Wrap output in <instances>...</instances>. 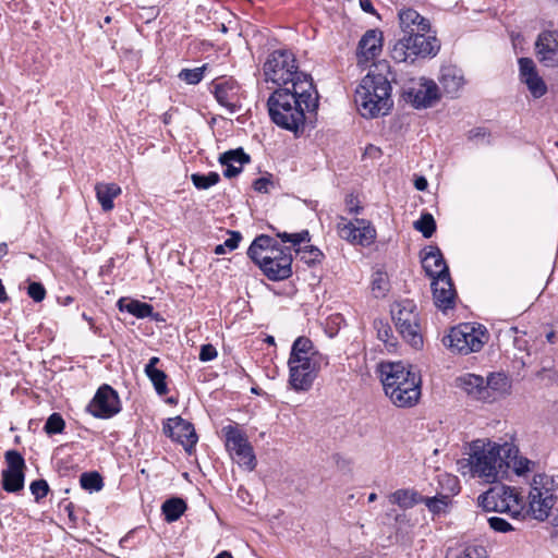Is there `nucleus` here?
I'll use <instances>...</instances> for the list:
<instances>
[{"mask_svg":"<svg viewBox=\"0 0 558 558\" xmlns=\"http://www.w3.org/2000/svg\"><path fill=\"white\" fill-rule=\"evenodd\" d=\"M271 121L278 126L298 132L304 125L305 111H314L318 106V95L312 80L294 83L292 87H280L267 101Z\"/></svg>","mask_w":558,"mask_h":558,"instance_id":"f257e3e1","label":"nucleus"},{"mask_svg":"<svg viewBox=\"0 0 558 558\" xmlns=\"http://www.w3.org/2000/svg\"><path fill=\"white\" fill-rule=\"evenodd\" d=\"M385 395L398 408H412L421 398V377L411 365L381 362L378 366Z\"/></svg>","mask_w":558,"mask_h":558,"instance_id":"f03ea898","label":"nucleus"},{"mask_svg":"<svg viewBox=\"0 0 558 558\" xmlns=\"http://www.w3.org/2000/svg\"><path fill=\"white\" fill-rule=\"evenodd\" d=\"M463 475L480 478L486 484L497 483L505 474L504 445L476 439L470 446L468 459L458 462Z\"/></svg>","mask_w":558,"mask_h":558,"instance_id":"7ed1b4c3","label":"nucleus"},{"mask_svg":"<svg viewBox=\"0 0 558 558\" xmlns=\"http://www.w3.org/2000/svg\"><path fill=\"white\" fill-rule=\"evenodd\" d=\"M328 364V356L317 351L310 338L299 337L292 344L288 360L289 384L295 391H307L320 368Z\"/></svg>","mask_w":558,"mask_h":558,"instance_id":"20e7f679","label":"nucleus"},{"mask_svg":"<svg viewBox=\"0 0 558 558\" xmlns=\"http://www.w3.org/2000/svg\"><path fill=\"white\" fill-rule=\"evenodd\" d=\"M354 100L364 118L373 119L387 114L393 104L389 80L381 73L369 71L359 84Z\"/></svg>","mask_w":558,"mask_h":558,"instance_id":"39448f33","label":"nucleus"},{"mask_svg":"<svg viewBox=\"0 0 558 558\" xmlns=\"http://www.w3.org/2000/svg\"><path fill=\"white\" fill-rule=\"evenodd\" d=\"M440 50V41L430 33L422 35L402 34L391 49L396 62H414L416 59L433 58Z\"/></svg>","mask_w":558,"mask_h":558,"instance_id":"423d86ee","label":"nucleus"},{"mask_svg":"<svg viewBox=\"0 0 558 558\" xmlns=\"http://www.w3.org/2000/svg\"><path fill=\"white\" fill-rule=\"evenodd\" d=\"M264 75L266 81H270L278 86L292 87L294 83L311 80L303 72L298 71L294 54L289 50H275L271 52L264 63Z\"/></svg>","mask_w":558,"mask_h":558,"instance_id":"0eeeda50","label":"nucleus"},{"mask_svg":"<svg viewBox=\"0 0 558 558\" xmlns=\"http://www.w3.org/2000/svg\"><path fill=\"white\" fill-rule=\"evenodd\" d=\"M557 484L554 476L538 473L533 476L529 493L527 512L536 520H546L556 502Z\"/></svg>","mask_w":558,"mask_h":558,"instance_id":"6e6552de","label":"nucleus"},{"mask_svg":"<svg viewBox=\"0 0 558 558\" xmlns=\"http://www.w3.org/2000/svg\"><path fill=\"white\" fill-rule=\"evenodd\" d=\"M392 319L401 337L414 349L423 347L420 314L412 300L396 302L391 308Z\"/></svg>","mask_w":558,"mask_h":558,"instance_id":"1a4fd4ad","label":"nucleus"},{"mask_svg":"<svg viewBox=\"0 0 558 558\" xmlns=\"http://www.w3.org/2000/svg\"><path fill=\"white\" fill-rule=\"evenodd\" d=\"M477 505L485 511L509 513L518 518L523 510V499L510 486L499 485L490 487L477 498Z\"/></svg>","mask_w":558,"mask_h":558,"instance_id":"9d476101","label":"nucleus"},{"mask_svg":"<svg viewBox=\"0 0 558 558\" xmlns=\"http://www.w3.org/2000/svg\"><path fill=\"white\" fill-rule=\"evenodd\" d=\"M225 436V446L230 457L239 466L253 471L256 466V457L247 436L236 425H227L221 429Z\"/></svg>","mask_w":558,"mask_h":558,"instance_id":"9b49d317","label":"nucleus"},{"mask_svg":"<svg viewBox=\"0 0 558 558\" xmlns=\"http://www.w3.org/2000/svg\"><path fill=\"white\" fill-rule=\"evenodd\" d=\"M485 337L484 330L465 324L451 328L444 343L453 352L466 355L478 352L485 343Z\"/></svg>","mask_w":558,"mask_h":558,"instance_id":"f8f14e48","label":"nucleus"},{"mask_svg":"<svg viewBox=\"0 0 558 558\" xmlns=\"http://www.w3.org/2000/svg\"><path fill=\"white\" fill-rule=\"evenodd\" d=\"M339 236L351 244L369 246L375 242L376 229L365 219L349 221L341 218L337 225Z\"/></svg>","mask_w":558,"mask_h":558,"instance_id":"ddd939ff","label":"nucleus"},{"mask_svg":"<svg viewBox=\"0 0 558 558\" xmlns=\"http://www.w3.org/2000/svg\"><path fill=\"white\" fill-rule=\"evenodd\" d=\"M291 265L292 256L288 248H271L265 254L260 269L269 280L279 281L292 275Z\"/></svg>","mask_w":558,"mask_h":558,"instance_id":"4468645a","label":"nucleus"},{"mask_svg":"<svg viewBox=\"0 0 558 558\" xmlns=\"http://www.w3.org/2000/svg\"><path fill=\"white\" fill-rule=\"evenodd\" d=\"M499 380L505 381L506 377L501 374H497L490 375L485 380L482 376L468 373L457 377L456 386L474 399L487 400L490 398L489 389H497Z\"/></svg>","mask_w":558,"mask_h":558,"instance_id":"2eb2a0df","label":"nucleus"},{"mask_svg":"<svg viewBox=\"0 0 558 558\" xmlns=\"http://www.w3.org/2000/svg\"><path fill=\"white\" fill-rule=\"evenodd\" d=\"M120 410L119 396L109 385L100 386L87 405V411L97 418H110Z\"/></svg>","mask_w":558,"mask_h":558,"instance_id":"dca6fc26","label":"nucleus"},{"mask_svg":"<svg viewBox=\"0 0 558 558\" xmlns=\"http://www.w3.org/2000/svg\"><path fill=\"white\" fill-rule=\"evenodd\" d=\"M8 469L2 471V487L8 493H16L24 487L25 461L22 454L15 450L5 452Z\"/></svg>","mask_w":558,"mask_h":558,"instance_id":"f3484780","label":"nucleus"},{"mask_svg":"<svg viewBox=\"0 0 558 558\" xmlns=\"http://www.w3.org/2000/svg\"><path fill=\"white\" fill-rule=\"evenodd\" d=\"M163 433L172 440L180 442L189 452L195 447L198 439L193 424L181 416L168 418L163 425Z\"/></svg>","mask_w":558,"mask_h":558,"instance_id":"a211bd4d","label":"nucleus"},{"mask_svg":"<svg viewBox=\"0 0 558 558\" xmlns=\"http://www.w3.org/2000/svg\"><path fill=\"white\" fill-rule=\"evenodd\" d=\"M216 100L231 113L240 108V86L233 78H220L213 83Z\"/></svg>","mask_w":558,"mask_h":558,"instance_id":"6ab92c4d","label":"nucleus"},{"mask_svg":"<svg viewBox=\"0 0 558 558\" xmlns=\"http://www.w3.org/2000/svg\"><path fill=\"white\" fill-rule=\"evenodd\" d=\"M538 60L548 68L558 66V33L545 31L535 43Z\"/></svg>","mask_w":558,"mask_h":558,"instance_id":"aec40b11","label":"nucleus"},{"mask_svg":"<svg viewBox=\"0 0 558 558\" xmlns=\"http://www.w3.org/2000/svg\"><path fill=\"white\" fill-rule=\"evenodd\" d=\"M407 95L415 108L432 107L439 98L438 86L432 80L421 78L420 82L409 88Z\"/></svg>","mask_w":558,"mask_h":558,"instance_id":"412c9836","label":"nucleus"},{"mask_svg":"<svg viewBox=\"0 0 558 558\" xmlns=\"http://www.w3.org/2000/svg\"><path fill=\"white\" fill-rule=\"evenodd\" d=\"M520 78L527 86L534 98H541L547 92V86L538 75L535 63L530 58L519 59Z\"/></svg>","mask_w":558,"mask_h":558,"instance_id":"4be33fe9","label":"nucleus"},{"mask_svg":"<svg viewBox=\"0 0 558 558\" xmlns=\"http://www.w3.org/2000/svg\"><path fill=\"white\" fill-rule=\"evenodd\" d=\"M399 26L402 34H418L430 33L429 20L422 16L416 10L411 8H403L399 10Z\"/></svg>","mask_w":558,"mask_h":558,"instance_id":"5701e85b","label":"nucleus"},{"mask_svg":"<svg viewBox=\"0 0 558 558\" xmlns=\"http://www.w3.org/2000/svg\"><path fill=\"white\" fill-rule=\"evenodd\" d=\"M422 267L432 279L450 276L446 260L437 246L429 245L423 250Z\"/></svg>","mask_w":558,"mask_h":558,"instance_id":"b1692460","label":"nucleus"},{"mask_svg":"<svg viewBox=\"0 0 558 558\" xmlns=\"http://www.w3.org/2000/svg\"><path fill=\"white\" fill-rule=\"evenodd\" d=\"M432 290L435 305L438 308L446 311L453 307L456 291L450 276L433 279Z\"/></svg>","mask_w":558,"mask_h":558,"instance_id":"393cba45","label":"nucleus"},{"mask_svg":"<svg viewBox=\"0 0 558 558\" xmlns=\"http://www.w3.org/2000/svg\"><path fill=\"white\" fill-rule=\"evenodd\" d=\"M383 47V33L378 29L367 31L361 38L357 48L359 63H366L376 58Z\"/></svg>","mask_w":558,"mask_h":558,"instance_id":"a878e982","label":"nucleus"},{"mask_svg":"<svg viewBox=\"0 0 558 558\" xmlns=\"http://www.w3.org/2000/svg\"><path fill=\"white\" fill-rule=\"evenodd\" d=\"M251 157L243 150V148L230 149L225 151L219 157V162L226 168L223 175L228 179L236 177L245 163H248Z\"/></svg>","mask_w":558,"mask_h":558,"instance_id":"bb28decb","label":"nucleus"},{"mask_svg":"<svg viewBox=\"0 0 558 558\" xmlns=\"http://www.w3.org/2000/svg\"><path fill=\"white\" fill-rule=\"evenodd\" d=\"M505 472L512 468L514 473L523 475L532 470L534 462L519 454V449L513 444H504Z\"/></svg>","mask_w":558,"mask_h":558,"instance_id":"cd10ccee","label":"nucleus"},{"mask_svg":"<svg viewBox=\"0 0 558 558\" xmlns=\"http://www.w3.org/2000/svg\"><path fill=\"white\" fill-rule=\"evenodd\" d=\"M440 84L447 95L451 98L456 97L464 85V78L459 69L456 66H445L441 69Z\"/></svg>","mask_w":558,"mask_h":558,"instance_id":"c85d7f7f","label":"nucleus"},{"mask_svg":"<svg viewBox=\"0 0 558 558\" xmlns=\"http://www.w3.org/2000/svg\"><path fill=\"white\" fill-rule=\"evenodd\" d=\"M159 357L153 356L145 366V374L151 381L156 392L159 396L168 393L167 375L163 371L158 369L156 365L159 363Z\"/></svg>","mask_w":558,"mask_h":558,"instance_id":"c756f323","label":"nucleus"},{"mask_svg":"<svg viewBox=\"0 0 558 558\" xmlns=\"http://www.w3.org/2000/svg\"><path fill=\"white\" fill-rule=\"evenodd\" d=\"M423 496L413 488H401L389 495V501L402 509H410L422 504Z\"/></svg>","mask_w":558,"mask_h":558,"instance_id":"7c9ffc66","label":"nucleus"},{"mask_svg":"<svg viewBox=\"0 0 558 558\" xmlns=\"http://www.w3.org/2000/svg\"><path fill=\"white\" fill-rule=\"evenodd\" d=\"M95 191L104 211H110L113 208V199L121 193L120 186L116 183H98Z\"/></svg>","mask_w":558,"mask_h":558,"instance_id":"2f4dec72","label":"nucleus"},{"mask_svg":"<svg viewBox=\"0 0 558 558\" xmlns=\"http://www.w3.org/2000/svg\"><path fill=\"white\" fill-rule=\"evenodd\" d=\"M422 504L426 506V508L433 515H441L449 512L452 499L450 498L449 495H444V493H439L433 497L423 496Z\"/></svg>","mask_w":558,"mask_h":558,"instance_id":"473e14b6","label":"nucleus"},{"mask_svg":"<svg viewBox=\"0 0 558 558\" xmlns=\"http://www.w3.org/2000/svg\"><path fill=\"white\" fill-rule=\"evenodd\" d=\"M161 510L167 522H174L186 510V504L181 498H170L162 504Z\"/></svg>","mask_w":558,"mask_h":558,"instance_id":"72a5a7b5","label":"nucleus"},{"mask_svg":"<svg viewBox=\"0 0 558 558\" xmlns=\"http://www.w3.org/2000/svg\"><path fill=\"white\" fill-rule=\"evenodd\" d=\"M120 311H125L137 318H146L153 314V306L150 304L132 300L124 304V299L118 301Z\"/></svg>","mask_w":558,"mask_h":558,"instance_id":"f704fd0d","label":"nucleus"},{"mask_svg":"<svg viewBox=\"0 0 558 558\" xmlns=\"http://www.w3.org/2000/svg\"><path fill=\"white\" fill-rule=\"evenodd\" d=\"M191 180L196 189L207 190L220 181V175L214 171L208 172L207 174L193 173L191 175Z\"/></svg>","mask_w":558,"mask_h":558,"instance_id":"c9c22d12","label":"nucleus"},{"mask_svg":"<svg viewBox=\"0 0 558 558\" xmlns=\"http://www.w3.org/2000/svg\"><path fill=\"white\" fill-rule=\"evenodd\" d=\"M389 288V281L387 274L377 270L372 276V291L375 294L376 298H383L385 296L386 292Z\"/></svg>","mask_w":558,"mask_h":558,"instance_id":"e433bc0d","label":"nucleus"},{"mask_svg":"<svg viewBox=\"0 0 558 558\" xmlns=\"http://www.w3.org/2000/svg\"><path fill=\"white\" fill-rule=\"evenodd\" d=\"M438 482L441 489L446 492L444 495H449L451 499L452 496H456L460 493L461 487L457 476L451 474H442L439 476Z\"/></svg>","mask_w":558,"mask_h":558,"instance_id":"4c0bfd02","label":"nucleus"},{"mask_svg":"<svg viewBox=\"0 0 558 558\" xmlns=\"http://www.w3.org/2000/svg\"><path fill=\"white\" fill-rule=\"evenodd\" d=\"M414 228L420 231L424 238H430L436 230V222L432 214H423L421 218L414 222Z\"/></svg>","mask_w":558,"mask_h":558,"instance_id":"58836bf2","label":"nucleus"},{"mask_svg":"<svg viewBox=\"0 0 558 558\" xmlns=\"http://www.w3.org/2000/svg\"><path fill=\"white\" fill-rule=\"evenodd\" d=\"M80 483L84 489L89 492H98L104 486L102 478L97 472L83 473Z\"/></svg>","mask_w":558,"mask_h":558,"instance_id":"ea45409f","label":"nucleus"},{"mask_svg":"<svg viewBox=\"0 0 558 558\" xmlns=\"http://www.w3.org/2000/svg\"><path fill=\"white\" fill-rule=\"evenodd\" d=\"M375 328L377 329V338L383 341L388 348L396 347V339L392 335V329L388 324L375 322Z\"/></svg>","mask_w":558,"mask_h":558,"instance_id":"a19ab883","label":"nucleus"},{"mask_svg":"<svg viewBox=\"0 0 558 558\" xmlns=\"http://www.w3.org/2000/svg\"><path fill=\"white\" fill-rule=\"evenodd\" d=\"M65 427V422L59 413H52L46 421L44 430L48 435L61 434Z\"/></svg>","mask_w":558,"mask_h":558,"instance_id":"79ce46f5","label":"nucleus"},{"mask_svg":"<svg viewBox=\"0 0 558 558\" xmlns=\"http://www.w3.org/2000/svg\"><path fill=\"white\" fill-rule=\"evenodd\" d=\"M277 236L283 242V243H291L293 246L300 245L304 242H310V233L307 230H302L301 232L296 233H288V232H278Z\"/></svg>","mask_w":558,"mask_h":558,"instance_id":"37998d69","label":"nucleus"},{"mask_svg":"<svg viewBox=\"0 0 558 558\" xmlns=\"http://www.w3.org/2000/svg\"><path fill=\"white\" fill-rule=\"evenodd\" d=\"M205 69H206V65L195 68V69H183L180 72L179 77L182 81L186 82L187 84L195 85V84H198L203 80Z\"/></svg>","mask_w":558,"mask_h":558,"instance_id":"c03bdc74","label":"nucleus"},{"mask_svg":"<svg viewBox=\"0 0 558 558\" xmlns=\"http://www.w3.org/2000/svg\"><path fill=\"white\" fill-rule=\"evenodd\" d=\"M296 252L301 254V259L306 264L319 263L324 256L320 250L313 245H307L304 250H298Z\"/></svg>","mask_w":558,"mask_h":558,"instance_id":"a18cd8bd","label":"nucleus"},{"mask_svg":"<svg viewBox=\"0 0 558 558\" xmlns=\"http://www.w3.org/2000/svg\"><path fill=\"white\" fill-rule=\"evenodd\" d=\"M271 248H275L272 246V239L268 235H259L257 236L252 244L250 245V253L255 254L256 250H262L269 252Z\"/></svg>","mask_w":558,"mask_h":558,"instance_id":"49530a36","label":"nucleus"},{"mask_svg":"<svg viewBox=\"0 0 558 558\" xmlns=\"http://www.w3.org/2000/svg\"><path fill=\"white\" fill-rule=\"evenodd\" d=\"M457 558H488L485 547L481 545H470L464 548Z\"/></svg>","mask_w":558,"mask_h":558,"instance_id":"de8ad7c7","label":"nucleus"},{"mask_svg":"<svg viewBox=\"0 0 558 558\" xmlns=\"http://www.w3.org/2000/svg\"><path fill=\"white\" fill-rule=\"evenodd\" d=\"M29 489L36 500L47 496L49 492L48 483L45 480H36L31 483Z\"/></svg>","mask_w":558,"mask_h":558,"instance_id":"09e8293b","label":"nucleus"},{"mask_svg":"<svg viewBox=\"0 0 558 558\" xmlns=\"http://www.w3.org/2000/svg\"><path fill=\"white\" fill-rule=\"evenodd\" d=\"M489 133L485 128H475L469 131L468 137L476 144H489Z\"/></svg>","mask_w":558,"mask_h":558,"instance_id":"8fccbe9b","label":"nucleus"},{"mask_svg":"<svg viewBox=\"0 0 558 558\" xmlns=\"http://www.w3.org/2000/svg\"><path fill=\"white\" fill-rule=\"evenodd\" d=\"M488 524L490 529L499 533H506L513 529L508 521L499 517L488 518Z\"/></svg>","mask_w":558,"mask_h":558,"instance_id":"3c124183","label":"nucleus"},{"mask_svg":"<svg viewBox=\"0 0 558 558\" xmlns=\"http://www.w3.org/2000/svg\"><path fill=\"white\" fill-rule=\"evenodd\" d=\"M27 294L35 302H41L46 296V290L39 282H32L27 288Z\"/></svg>","mask_w":558,"mask_h":558,"instance_id":"603ef678","label":"nucleus"},{"mask_svg":"<svg viewBox=\"0 0 558 558\" xmlns=\"http://www.w3.org/2000/svg\"><path fill=\"white\" fill-rule=\"evenodd\" d=\"M218 355V352L216 350V348L210 344V343H206V344H203L201 347V350H199V360L202 362H209V361H213L217 357Z\"/></svg>","mask_w":558,"mask_h":558,"instance_id":"864d4df0","label":"nucleus"},{"mask_svg":"<svg viewBox=\"0 0 558 558\" xmlns=\"http://www.w3.org/2000/svg\"><path fill=\"white\" fill-rule=\"evenodd\" d=\"M271 185H274L271 175L258 178L253 183L254 190L260 193H268L269 186Z\"/></svg>","mask_w":558,"mask_h":558,"instance_id":"5fc2aeb1","label":"nucleus"},{"mask_svg":"<svg viewBox=\"0 0 558 558\" xmlns=\"http://www.w3.org/2000/svg\"><path fill=\"white\" fill-rule=\"evenodd\" d=\"M241 240L242 235L239 231H231L229 238L225 240L223 246H226L228 251L231 252L239 246Z\"/></svg>","mask_w":558,"mask_h":558,"instance_id":"6e6d98bb","label":"nucleus"},{"mask_svg":"<svg viewBox=\"0 0 558 558\" xmlns=\"http://www.w3.org/2000/svg\"><path fill=\"white\" fill-rule=\"evenodd\" d=\"M265 254H266V251H262V250H256L255 254H251L250 253V248L247 250V255L248 257L256 264L259 266V268L262 267V260L265 258Z\"/></svg>","mask_w":558,"mask_h":558,"instance_id":"4d7b16f0","label":"nucleus"},{"mask_svg":"<svg viewBox=\"0 0 558 558\" xmlns=\"http://www.w3.org/2000/svg\"><path fill=\"white\" fill-rule=\"evenodd\" d=\"M427 180L424 177H417L414 180V186L418 191H425L427 189Z\"/></svg>","mask_w":558,"mask_h":558,"instance_id":"13d9d810","label":"nucleus"},{"mask_svg":"<svg viewBox=\"0 0 558 558\" xmlns=\"http://www.w3.org/2000/svg\"><path fill=\"white\" fill-rule=\"evenodd\" d=\"M65 511L68 512V517L72 523L76 522V518L74 515V506L70 502L64 507Z\"/></svg>","mask_w":558,"mask_h":558,"instance_id":"bf43d9fd","label":"nucleus"},{"mask_svg":"<svg viewBox=\"0 0 558 558\" xmlns=\"http://www.w3.org/2000/svg\"><path fill=\"white\" fill-rule=\"evenodd\" d=\"M361 7H362L363 11L368 12V13L374 11L372 3L367 0H365V1L361 0Z\"/></svg>","mask_w":558,"mask_h":558,"instance_id":"052dcab7","label":"nucleus"},{"mask_svg":"<svg viewBox=\"0 0 558 558\" xmlns=\"http://www.w3.org/2000/svg\"><path fill=\"white\" fill-rule=\"evenodd\" d=\"M546 339L549 343H555L557 340V333L555 331H549L546 333Z\"/></svg>","mask_w":558,"mask_h":558,"instance_id":"680f3d73","label":"nucleus"},{"mask_svg":"<svg viewBox=\"0 0 558 558\" xmlns=\"http://www.w3.org/2000/svg\"><path fill=\"white\" fill-rule=\"evenodd\" d=\"M228 251V248L226 246H223V243L222 244H219L215 247V253L217 255H222L225 254L226 252Z\"/></svg>","mask_w":558,"mask_h":558,"instance_id":"e2e57ef3","label":"nucleus"},{"mask_svg":"<svg viewBox=\"0 0 558 558\" xmlns=\"http://www.w3.org/2000/svg\"><path fill=\"white\" fill-rule=\"evenodd\" d=\"M215 558H233L230 551L223 550L219 553Z\"/></svg>","mask_w":558,"mask_h":558,"instance_id":"0e129e2a","label":"nucleus"},{"mask_svg":"<svg viewBox=\"0 0 558 558\" xmlns=\"http://www.w3.org/2000/svg\"><path fill=\"white\" fill-rule=\"evenodd\" d=\"M73 298L72 296H65L62 301V304L63 305H70L72 302H73Z\"/></svg>","mask_w":558,"mask_h":558,"instance_id":"69168bd1","label":"nucleus"},{"mask_svg":"<svg viewBox=\"0 0 558 558\" xmlns=\"http://www.w3.org/2000/svg\"><path fill=\"white\" fill-rule=\"evenodd\" d=\"M377 499V495L372 493L368 495V502H374Z\"/></svg>","mask_w":558,"mask_h":558,"instance_id":"338daca9","label":"nucleus"},{"mask_svg":"<svg viewBox=\"0 0 558 558\" xmlns=\"http://www.w3.org/2000/svg\"><path fill=\"white\" fill-rule=\"evenodd\" d=\"M266 341H267L268 343H271V344H272V343H275V339H274V337H271V336H268V337H267V339H266Z\"/></svg>","mask_w":558,"mask_h":558,"instance_id":"774afa93","label":"nucleus"}]
</instances>
